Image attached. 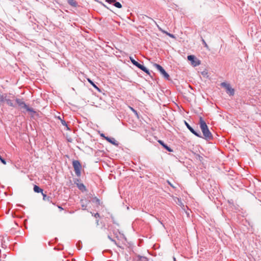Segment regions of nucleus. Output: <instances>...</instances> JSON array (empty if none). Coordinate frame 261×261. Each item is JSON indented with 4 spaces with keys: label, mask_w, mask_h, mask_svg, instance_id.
<instances>
[{
    "label": "nucleus",
    "mask_w": 261,
    "mask_h": 261,
    "mask_svg": "<svg viewBox=\"0 0 261 261\" xmlns=\"http://www.w3.org/2000/svg\"><path fill=\"white\" fill-rule=\"evenodd\" d=\"M105 139L107 140L109 142L111 143L112 144L118 146V143H117V141L114 138H111V137H105Z\"/></svg>",
    "instance_id": "obj_10"
},
{
    "label": "nucleus",
    "mask_w": 261,
    "mask_h": 261,
    "mask_svg": "<svg viewBox=\"0 0 261 261\" xmlns=\"http://www.w3.org/2000/svg\"><path fill=\"white\" fill-rule=\"evenodd\" d=\"M129 59L134 65L136 66L138 68H139L140 69L142 70V71H143L144 72L146 73L147 74H149V75L150 74V72H149V70L145 66L140 64L138 62L135 61L132 57H130Z\"/></svg>",
    "instance_id": "obj_5"
},
{
    "label": "nucleus",
    "mask_w": 261,
    "mask_h": 261,
    "mask_svg": "<svg viewBox=\"0 0 261 261\" xmlns=\"http://www.w3.org/2000/svg\"><path fill=\"white\" fill-rule=\"evenodd\" d=\"M174 261H176V260H175V258H174Z\"/></svg>",
    "instance_id": "obj_32"
},
{
    "label": "nucleus",
    "mask_w": 261,
    "mask_h": 261,
    "mask_svg": "<svg viewBox=\"0 0 261 261\" xmlns=\"http://www.w3.org/2000/svg\"><path fill=\"white\" fill-rule=\"evenodd\" d=\"M116 0H106V1L109 3V4H112L113 5V4H114V3L115 2Z\"/></svg>",
    "instance_id": "obj_21"
},
{
    "label": "nucleus",
    "mask_w": 261,
    "mask_h": 261,
    "mask_svg": "<svg viewBox=\"0 0 261 261\" xmlns=\"http://www.w3.org/2000/svg\"><path fill=\"white\" fill-rule=\"evenodd\" d=\"M113 5L118 8H122V5L119 2H116V1L114 3V4H113Z\"/></svg>",
    "instance_id": "obj_16"
},
{
    "label": "nucleus",
    "mask_w": 261,
    "mask_h": 261,
    "mask_svg": "<svg viewBox=\"0 0 261 261\" xmlns=\"http://www.w3.org/2000/svg\"><path fill=\"white\" fill-rule=\"evenodd\" d=\"M153 65L164 76L165 79L169 80V75L166 72L165 69L161 65L156 63H154Z\"/></svg>",
    "instance_id": "obj_7"
},
{
    "label": "nucleus",
    "mask_w": 261,
    "mask_h": 261,
    "mask_svg": "<svg viewBox=\"0 0 261 261\" xmlns=\"http://www.w3.org/2000/svg\"><path fill=\"white\" fill-rule=\"evenodd\" d=\"M81 202L82 203L81 206H82V210H85L86 208V205L84 203V200H81Z\"/></svg>",
    "instance_id": "obj_18"
},
{
    "label": "nucleus",
    "mask_w": 261,
    "mask_h": 261,
    "mask_svg": "<svg viewBox=\"0 0 261 261\" xmlns=\"http://www.w3.org/2000/svg\"><path fill=\"white\" fill-rule=\"evenodd\" d=\"M188 60L191 62V64L194 66L196 67L200 64V61L197 59L193 55H189L187 57Z\"/></svg>",
    "instance_id": "obj_8"
},
{
    "label": "nucleus",
    "mask_w": 261,
    "mask_h": 261,
    "mask_svg": "<svg viewBox=\"0 0 261 261\" xmlns=\"http://www.w3.org/2000/svg\"><path fill=\"white\" fill-rule=\"evenodd\" d=\"M88 81L93 86V87L98 91H100L99 88L90 79H88Z\"/></svg>",
    "instance_id": "obj_13"
},
{
    "label": "nucleus",
    "mask_w": 261,
    "mask_h": 261,
    "mask_svg": "<svg viewBox=\"0 0 261 261\" xmlns=\"http://www.w3.org/2000/svg\"><path fill=\"white\" fill-rule=\"evenodd\" d=\"M199 124L204 138L206 139H211L212 138V135L209 130L205 122L204 121L202 117H200Z\"/></svg>",
    "instance_id": "obj_1"
},
{
    "label": "nucleus",
    "mask_w": 261,
    "mask_h": 261,
    "mask_svg": "<svg viewBox=\"0 0 261 261\" xmlns=\"http://www.w3.org/2000/svg\"><path fill=\"white\" fill-rule=\"evenodd\" d=\"M34 191L36 193H43V190L38 186L35 185L33 188Z\"/></svg>",
    "instance_id": "obj_11"
},
{
    "label": "nucleus",
    "mask_w": 261,
    "mask_h": 261,
    "mask_svg": "<svg viewBox=\"0 0 261 261\" xmlns=\"http://www.w3.org/2000/svg\"><path fill=\"white\" fill-rule=\"evenodd\" d=\"M61 123L63 125L66 126L67 127V129H69V128L67 127V124L66 122V121L64 120L61 119Z\"/></svg>",
    "instance_id": "obj_19"
},
{
    "label": "nucleus",
    "mask_w": 261,
    "mask_h": 261,
    "mask_svg": "<svg viewBox=\"0 0 261 261\" xmlns=\"http://www.w3.org/2000/svg\"><path fill=\"white\" fill-rule=\"evenodd\" d=\"M131 110L133 111V112H134L136 115H137V112L133 108H131Z\"/></svg>",
    "instance_id": "obj_28"
},
{
    "label": "nucleus",
    "mask_w": 261,
    "mask_h": 261,
    "mask_svg": "<svg viewBox=\"0 0 261 261\" xmlns=\"http://www.w3.org/2000/svg\"><path fill=\"white\" fill-rule=\"evenodd\" d=\"M94 216L95 218L99 217V214L98 213H96V214H95L94 215Z\"/></svg>",
    "instance_id": "obj_26"
},
{
    "label": "nucleus",
    "mask_w": 261,
    "mask_h": 261,
    "mask_svg": "<svg viewBox=\"0 0 261 261\" xmlns=\"http://www.w3.org/2000/svg\"><path fill=\"white\" fill-rule=\"evenodd\" d=\"M58 208H60L61 210H63V208L61 206H58Z\"/></svg>",
    "instance_id": "obj_31"
},
{
    "label": "nucleus",
    "mask_w": 261,
    "mask_h": 261,
    "mask_svg": "<svg viewBox=\"0 0 261 261\" xmlns=\"http://www.w3.org/2000/svg\"><path fill=\"white\" fill-rule=\"evenodd\" d=\"M3 103L6 102L8 106L11 107L15 108L16 107V102H14L16 98L14 95L5 93L3 94Z\"/></svg>",
    "instance_id": "obj_2"
},
{
    "label": "nucleus",
    "mask_w": 261,
    "mask_h": 261,
    "mask_svg": "<svg viewBox=\"0 0 261 261\" xmlns=\"http://www.w3.org/2000/svg\"><path fill=\"white\" fill-rule=\"evenodd\" d=\"M159 142L163 146V147H168L166 145H165L162 141H159Z\"/></svg>",
    "instance_id": "obj_23"
},
{
    "label": "nucleus",
    "mask_w": 261,
    "mask_h": 261,
    "mask_svg": "<svg viewBox=\"0 0 261 261\" xmlns=\"http://www.w3.org/2000/svg\"><path fill=\"white\" fill-rule=\"evenodd\" d=\"M202 74L203 75V76H205L207 74V72L206 71H203L202 72Z\"/></svg>",
    "instance_id": "obj_29"
},
{
    "label": "nucleus",
    "mask_w": 261,
    "mask_h": 261,
    "mask_svg": "<svg viewBox=\"0 0 261 261\" xmlns=\"http://www.w3.org/2000/svg\"><path fill=\"white\" fill-rule=\"evenodd\" d=\"M72 166L76 175L77 176H80L82 169V165L80 162L77 160H73L72 161Z\"/></svg>",
    "instance_id": "obj_4"
},
{
    "label": "nucleus",
    "mask_w": 261,
    "mask_h": 261,
    "mask_svg": "<svg viewBox=\"0 0 261 261\" xmlns=\"http://www.w3.org/2000/svg\"><path fill=\"white\" fill-rule=\"evenodd\" d=\"M100 136H101L102 137L104 138L105 139V137H106L105 136V135H104L103 134H101L100 135Z\"/></svg>",
    "instance_id": "obj_30"
},
{
    "label": "nucleus",
    "mask_w": 261,
    "mask_h": 261,
    "mask_svg": "<svg viewBox=\"0 0 261 261\" xmlns=\"http://www.w3.org/2000/svg\"><path fill=\"white\" fill-rule=\"evenodd\" d=\"M202 43L204 45L205 47H208L207 44H206V43L205 42V40L202 38Z\"/></svg>",
    "instance_id": "obj_22"
},
{
    "label": "nucleus",
    "mask_w": 261,
    "mask_h": 261,
    "mask_svg": "<svg viewBox=\"0 0 261 261\" xmlns=\"http://www.w3.org/2000/svg\"><path fill=\"white\" fill-rule=\"evenodd\" d=\"M15 102L16 104L18 105L20 109H24L26 110V111L34 114L36 113L34 110L32 108H30L28 105H27L22 99L16 98Z\"/></svg>",
    "instance_id": "obj_3"
},
{
    "label": "nucleus",
    "mask_w": 261,
    "mask_h": 261,
    "mask_svg": "<svg viewBox=\"0 0 261 261\" xmlns=\"http://www.w3.org/2000/svg\"><path fill=\"white\" fill-rule=\"evenodd\" d=\"M42 195H43V200H47L48 201H50V197H47L45 194H44L43 193H42Z\"/></svg>",
    "instance_id": "obj_17"
},
{
    "label": "nucleus",
    "mask_w": 261,
    "mask_h": 261,
    "mask_svg": "<svg viewBox=\"0 0 261 261\" xmlns=\"http://www.w3.org/2000/svg\"><path fill=\"white\" fill-rule=\"evenodd\" d=\"M165 149H166V150L167 151H169V152H172L173 151L171 148H165Z\"/></svg>",
    "instance_id": "obj_24"
},
{
    "label": "nucleus",
    "mask_w": 261,
    "mask_h": 261,
    "mask_svg": "<svg viewBox=\"0 0 261 261\" xmlns=\"http://www.w3.org/2000/svg\"><path fill=\"white\" fill-rule=\"evenodd\" d=\"M68 3L74 7H76L77 6V3L75 0H68Z\"/></svg>",
    "instance_id": "obj_12"
},
{
    "label": "nucleus",
    "mask_w": 261,
    "mask_h": 261,
    "mask_svg": "<svg viewBox=\"0 0 261 261\" xmlns=\"http://www.w3.org/2000/svg\"><path fill=\"white\" fill-rule=\"evenodd\" d=\"M221 86L226 89V93L230 95H233L234 93V89H232L229 84L223 82L221 84Z\"/></svg>",
    "instance_id": "obj_6"
},
{
    "label": "nucleus",
    "mask_w": 261,
    "mask_h": 261,
    "mask_svg": "<svg viewBox=\"0 0 261 261\" xmlns=\"http://www.w3.org/2000/svg\"><path fill=\"white\" fill-rule=\"evenodd\" d=\"M167 34L170 37L172 38H174V36L173 34H170V33H167Z\"/></svg>",
    "instance_id": "obj_25"
},
{
    "label": "nucleus",
    "mask_w": 261,
    "mask_h": 261,
    "mask_svg": "<svg viewBox=\"0 0 261 261\" xmlns=\"http://www.w3.org/2000/svg\"><path fill=\"white\" fill-rule=\"evenodd\" d=\"M108 238H109V239L111 241H112V242H114L115 243H116V241H115L114 240L112 239L111 238V237H110V236H108Z\"/></svg>",
    "instance_id": "obj_27"
},
{
    "label": "nucleus",
    "mask_w": 261,
    "mask_h": 261,
    "mask_svg": "<svg viewBox=\"0 0 261 261\" xmlns=\"http://www.w3.org/2000/svg\"><path fill=\"white\" fill-rule=\"evenodd\" d=\"M185 123L187 128L189 129V130L193 134H194L195 136L198 137H201V133L199 130H198L196 132L195 130L188 123H187L186 121H185Z\"/></svg>",
    "instance_id": "obj_9"
},
{
    "label": "nucleus",
    "mask_w": 261,
    "mask_h": 261,
    "mask_svg": "<svg viewBox=\"0 0 261 261\" xmlns=\"http://www.w3.org/2000/svg\"><path fill=\"white\" fill-rule=\"evenodd\" d=\"M0 161L3 164H4V165L6 164V162L5 160L1 156V154H0Z\"/></svg>",
    "instance_id": "obj_20"
},
{
    "label": "nucleus",
    "mask_w": 261,
    "mask_h": 261,
    "mask_svg": "<svg viewBox=\"0 0 261 261\" xmlns=\"http://www.w3.org/2000/svg\"><path fill=\"white\" fill-rule=\"evenodd\" d=\"M77 186L80 190L83 191V190H85V187L84 185V184H77Z\"/></svg>",
    "instance_id": "obj_14"
},
{
    "label": "nucleus",
    "mask_w": 261,
    "mask_h": 261,
    "mask_svg": "<svg viewBox=\"0 0 261 261\" xmlns=\"http://www.w3.org/2000/svg\"><path fill=\"white\" fill-rule=\"evenodd\" d=\"M137 261H148V259L146 257L139 256Z\"/></svg>",
    "instance_id": "obj_15"
}]
</instances>
